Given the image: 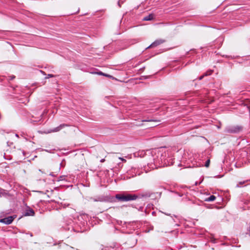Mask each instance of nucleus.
Listing matches in <instances>:
<instances>
[{"label": "nucleus", "instance_id": "f257e3e1", "mask_svg": "<svg viewBox=\"0 0 250 250\" xmlns=\"http://www.w3.org/2000/svg\"><path fill=\"white\" fill-rule=\"evenodd\" d=\"M115 198L120 201L127 202L136 200L138 198V196L136 194L123 193L116 194Z\"/></svg>", "mask_w": 250, "mask_h": 250}, {"label": "nucleus", "instance_id": "f03ea898", "mask_svg": "<svg viewBox=\"0 0 250 250\" xmlns=\"http://www.w3.org/2000/svg\"><path fill=\"white\" fill-rule=\"evenodd\" d=\"M243 127L240 125H228L224 129L226 133L236 134L242 131Z\"/></svg>", "mask_w": 250, "mask_h": 250}, {"label": "nucleus", "instance_id": "7ed1b4c3", "mask_svg": "<svg viewBox=\"0 0 250 250\" xmlns=\"http://www.w3.org/2000/svg\"><path fill=\"white\" fill-rule=\"evenodd\" d=\"M15 218L14 216H10L0 220V222L6 225H9L12 223Z\"/></svg>", "mask_w": 250, "mask_h": 250}, {"label": "nucleus", "instance_id": "20e7f679", "mask_svg": "<svg viewBox=\"0 0 250 250\" xmlns=\"http://www.w3.org/2000/svg\"><path fill=\"white\" fill-rule=\"evenodd\" d=\"M68 126V125L67 124H61L59 126H58L55 128H54L50 130V131H49L48 132V133L58 132L60 130H61L64 127Z\"/></svg>", "mask_w": 250, "mask_h": 250}, {"label": "nucleus", "instance_id": "39448f33", "mask_svg": "<svg viewBox=\"0 0 250 250\" xmlns=\"http://www.w3.org/2000/svg\"><path fill=\"white\" fill-rule=\"evenodd\" d=\"M165 42V40L163 39H158L155 41L153 43H152L148 47H156L162 43H163Z\"/></svg>", "mask_w": 250, "mask_h": 250}, {"label": "nucleus", "instance_id": "423d86ee", "mask_svg": "<svg viewBox=\"0 0 250 250\" xmlns=\"http://www.w3.org/2000/svg\"><path fill=\"white\" fill-rule=\"evenodd\" d=\"M35 212L34 210L31 208H28L25 211L24 215L25 216H34Z\"/></svg>", "mask_w": 250, "mask_h": 250}, {"label": "nucleus", "instance_id": "0eeeda50", "mask_svg": "<svg viewBox=\"0 0 250 250\" xmlns=\"http://www.w3.org/2000/svg\"><path fill=\"white\" fill-rule=\"evenodd\" d=\"M97 201V202H105L107 201V199L106 197L104 196H96Z\"/></svg>", "mask_w": 250, "mask_h": 250}, {"label": "nucleus", "instance_id": "6e6552de", "mask_svg": "<svg viewBox=\"0 0 250 250\" xmlns=\"http://www.w3.org/2000/svg\"><path fill=\"white\" fill-rule=\"evenodd\" d=\"M153 18H154L153 15L152 14H150L145 17L143 18V20L145 21H150V20H152L153 19Z\"/></svg>", "mask_w": 250, "mask_h": 250}, {"label": "nucleus", "instance_id": "1a4fd4ad", "mask_svg": "<svg viewBox=\"0 0 250 250\" xmlns=\"http://www.w3.org/2000/svg\"><path fill=\"white\" fill-rule=\"evenodd\" d=\"M7 195H8V193L5 190L0 188V197H6Z\"/></svg>", "mask_w": 250, "mask_h": 250}, {"label": "nucleus", "instance_id": "9d476101", "mask_svg": "<svg viewBox=\"0 0 250 250\" xmlns=\"http://www.w3.org/2000/svg\"><path fill=\"white\" fill-rule=\"evenodd\" d=\"M212 70L208 71L207 72L205 73L204 75H203L202 76H201L199 77V80H202L205 76L210 75L212 74Z\"/></svg>", "mask_w": 250, "mask_h": 250}, {"label": "nucleus", "instance_id": "9b49d317", "mask_svg": "<svg viewBox=\"0 0 250 250\" xmlns=\"http://www.w3.org/2000/svg\"><path fill=\"white\" fill-rule=\"evenodd\" d=\"M216 198V196L212 195L210 196L208 198H207L205 200V201H207V202H212V201H214L215 200Z\"/></svg>", "mask_w": 250, "mask_h": 250}, {"label": "nucleus", "instance_id": "f8f14e48", "mask_svg": "<svg viewBox=\"0 0 250 250\" xmlns=\"http://www.w3.org/2000/svg\"><path fill=\"white\" fill-rule=\"evenodd\" d=\"M151 195V193L149 192H146L145 193H143L140 195L142 197H149Z\"/></svg>", "mask_w": 250, "mask_h": 250}, {"label": "nucleus", "instance_id": "ddd939ff", "mask_svg": "<svg viewBox=\"0 0 250 250\" xmlns=\"http://www.w3.org/2000/svg\"><path fill=\"white\" fill-rule=\"evenodd\" d=\"M209 164H210V159H208L206 163H205V166L207 167H208L209 166Z\"/></svg>", "mask_w": 250, "mask_h": 250}, {"label": "nucleus", "instance_id": "4468645a", "mask_svg": "<svg viewBox=\"0 0 250 250\" xmlns=\"http://www.w3.org/2000/svg\"><path fill=\"white\" fill-rule=\"evenodd\" d=\"M65 179V176H60L59 178H58V181H62V180H64Z\"/></svg>", "mask_w": 250, "mask_h": 250}, {"label": "nucleus", "instance_id": "2eb2a0df", "mask_svg": "<svg viewBox=\"0 0 250 250\" xmlns=\"http://www.w3.org/2000/svg\"><path fill=\"white\" fill-rule=\"evenodd\" d=\"M64 246L65 247L66 249L69 250H71V249H73V248L71 247H70L67 245H64Z\"/></svg>", "mask_w": 250, "mask_h": 250}, {"label": "nucleus", "instance_id": "dca6fc26", "mask_svg": "<svg viewBox=\"0 0 250 250\" xmlns=\"http://www.w3.org/2000/svg\"><path fill=\"white\" fill-rule=\"evenodd\" d=\"M246 182H247V181H243V182H240L239 183V184L238 185H237L236 187H240L239 185H242V184L245 183Z\"/></svg>", "mask_w": 250, "mask_h": 250}, {"label": "nucleus", "instance_id": "f3484780", "mask_svg": "<svg viewBox=\"0 0 250 250\" xmlns=\"http://www.w3.org/2000/svg\"><path fill=\"white\" fill-rule=\"evenodd\" d=\"M98 74H99V75H104V76H107V77H109L110 76L109 75L104 74L102 72H100L98 73Z\"/></svg>", "mask_w": 250, "mask_h": 250}, {"label": "nucleus", "instance_id": "a211bd4d", "mask_svg": "<svg viewBox=\"0 0 250 250\" xmlns=\"http://www.w3.org/2000/svg\"><path fill=\"white\" fill-rule=\"evenodd\" d=\"M61 205H62V206L63 207V208H66V207H68L69 206V204H65V203H61Z\"/></svg>", "mask_w": 250, "mask_h": 250}, {"label": "nucleus", "instance_id": "6ab92c4d", "mask_svg": "<svg viewBox=\"0 0 250 250\" xmlns=\"http://www.w3.org/2000/svg\"><path fill=\"white\" fill-rule=\"evenodd\" d=\"M90 199L94 201V202H97V199H96V197H90Z\"/></svg>", "mask_w": 250, "mask_h": 250}, {"label": "nucleus", "instance_id": "aec40b11", "mask_svg": "<svg viewBox=\"0 0 250 250\" xmlns=\"http://www.w3.org/2000/svg\"><path fill=\"white\" fill-rule=\"evenodd\" d=\"M144 122H151V121H157L156 120H154L152 119H148V120H143Z\"/></svg>", "mask_w": 250, "mask_h": 250}, {"label": "nucleus", "instance_id": "412c9836", "mask_svg": "<svg viewBox=\"0 0 250 250\" xmlns=\"http://www.w3.org/2000/svg\"><path fill=\"white\" fill-rule=\"evenodd\" d=\"M15 78V76H14V75H12V76H11L9 77V80H13Z\"/></svg>", "mask_w": 250, "mask_h": 250}, {"label": "nucleus", "instance_id": "4be33fe9", "mask_svg": "<svg viewBox=\"0 0 250 250\" xmlns=\"http://www.w3.org/2000/svg\"><path fill=\"white\" fill-rule=\"evenodd\" d=\"M53 77H54V75L52 74H48L47 77H46L45 78L47 79V78H52Z\"/></svg>", "mask_w": 250, "mask_h": 250}, {"label": "nucleus", "instance_id": "5701e85b", "mask_svg": "<svg viewBox=\"0 0 250 250\" xmlns=\"http://www.w3.org/2000/svg\"><path fill=\"white\" fill-rule=\"evenodd\" d=\"M119 159H121V160L122 161H123V162H126V160H125V159H124V158H120H120H119Z\"/></svg>", "mask_w": 250, "mask_h": 250}, {"label": "nucleus", "instance_id": "b1692460", "mask_svg": "<svg viewBox=\"0 0 250 250\" xmlns=\"http://www.w3.org/2000/svg\"><path fill=\"white\" fill-rule=\"evenodd\" d=\"M49 175L52 176H55V175L53 174V172L50 173Z\"/></svg>", "mask_w": 250, "mask_h": 250}, {"label": "nucleus", "instance_id": "393cba45", "mask_svg": "<svg viewBox=\"0 0 250 250\" xmlns=\"http://www.w3.org/2000/svg\"><path fill=\"white\" fill-rule=\"evenodd\" d=\"M104 161H105V160L104 159H103L101 160L100 162L103 163V162H104Z\"/></svg>", "mask_w": 250, "mask_h": 250}, {"label": "nucleus", "instance_id": "a878e982", "mask_svg": "<svg viewBox=\"0 0 250 250\" xmlns=\"http://www.w3.org/2000/svg\"><path fill=\"white\" fill-rule=\"evenodd\" d=\"M120 1H119V2H118V4H119V6L120 7V6H121V5H120Z\"/></svg>", "mask_w": 250, "mask_h": 250}, {"label": "nucleus", "instance_id": "bb28decb", "mask_svg": "<svg viewBox=\"0 0 250 250\" xmlns=\"http://www.w3.org/2000/svg\"><path fill=\"white\" fill-rule=\"evenodd\" d=\"M15 136H16L17 137H19V136H18V135L17 134H15Z\"/></svg>", "mask_w": 250, "mask_h": 250}, {"label": "nucleus", "instance_id": "cd10ccee", "mask_svg": "<svg viewBox=\"0 0 250 250\" xmlns=\"http://www.w3.org/2000/svg\"><path fill=\"white\" fill-rule=\"evenodd\" d=\"M143 207H140V209H143Z\"/></svg>", "mask_w": 250, "mask_h": 250}, {"label": "nucleus", "instance_id": "c85d7f7f", "mask_svg": "<svg viewBox=\"0 0 250 250\" xmlns=\"http://www.w3.org/2000/svg\"><path fill=\"white\" fill-rule=\"evenodd\" d=\"M41 72L42 73H44V72H43L42 71H41Z\"/></svg>", "mask_w": 250, "mask_h": 250}, {"label": "nucleus", "instance_id": "c756f323", "mask_svg": "<svg viewBox=\"0 0 250 250\" xmlns=\"http://www.w3.org/2000/svg\"><path fill=\"white\" fill-rule=\"evenodd\" d=\"M7 144H8V146H9L8 142H7Z\"/></svg>", "mask_w": 250, "mask_h": 250}]
</instances>
